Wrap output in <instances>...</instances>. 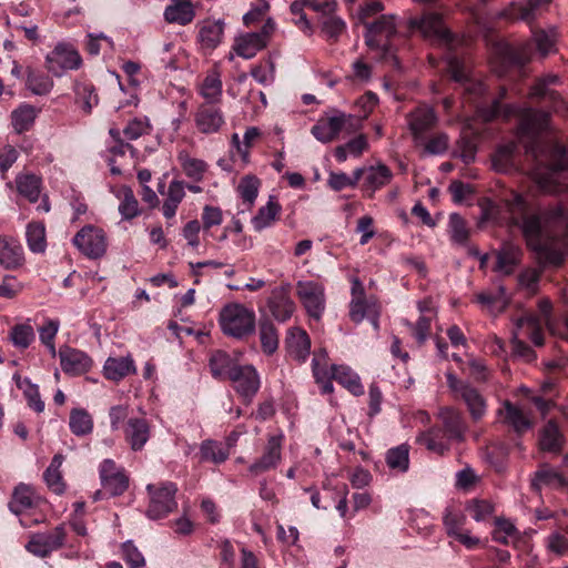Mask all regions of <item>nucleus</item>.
I'll list each match as a JSON object with an SVG mask.
<instances>
[{"mask_svg":"<svg viewBox=\"0 0 568 568\" xmlns=\"http://www.w3.org/2000/svg\"><path fill=\"white\" fill-rule=\"evenodd\" d=\"M506 89L501 88L499 99L484 110L486 121L501 115L505 119L518 116L517 136L525 141L526 153L535 161L532 176L539 189L545 193L558 194L568 192V184L558 181V174L568 171L566 148L554 141L542 140L540 133L548 128L550 115L546 111L531 108L520 109L515 104H501Z\"/></svg>","mask_w":568,"mask_h":568,"instance_id":"f257e3e1","label":"nucleus"},{"mask_svg":"<svg viewBox=\"0 0 568 568\" xmlns=\"http://www.w3.org/2000/svg\"><path fill=\"white\" fill-rule=\"evenodd\" d=\"M504 203L510 225L520 229L531 250L546 253L548 240L568 237V206L556 205L540 217L531 212L526 199L519 193H511Z\"/></svg>","mask_w":568,"mask_h":568,"instance_id":"f03ea898","label":"nucleus"},{"mask_svg":"<svg viewBox=\"0 0 568 568\" xmlns=\"http://www.w3.org/2000/svg\"><path fill=\"white\" fill-rule=\"evenodd\" d=\"M440 425H435L417 437V443L428 450L444 455L449 450L452 443L462 442L466 429L462 415L450 408L439 410Z\"/></svg>","mask_w":568,"mask_h":568,"instance_id":"7ed1b4c3","label":"nucleus"},{"mask_svg":"<svg viewBox=\"0 0 568 568\" xmlns=\"http://www.w3.org/2000/svg\"><path fill=\"white\" fill-rule=\"evenodd\" d=\"M312 371L315 381L323 385V390H333L332 381L348 390L363 387L361 377L353 368L347 365L329 364V357L325 349L314 352Z\"/></svg>","mask_w":568,"mask_h":568,"instance_id":"20e7f679","label":"nucleus"},{"mask_svg":"<svg viewBox=\"0 0 568 568\" xmlns=\"http://www.w3.org/2000/svg\"><path fill=\"white\" fill-rule=\"evenodd\" d=\"M220 325L224 334L243 338L254 332L255 314L242 304H230L220 313Z\"/></svg>","mask_w":568,"mask_h":568,"instance_id":"39448f33","label":"nucleus"},{"mask_svg":"<svg viewBox=\"0 0 568 568\" xmlns=\"http://www.w3.org/2000/svg\"><path fill=\"white\" fill-rule=\"evenodd\" d=\"M146 490L150 497L146 515L151 519H161L178 508L175 495L178 493L176 484L165 481L160 484H149Z\"/></svg>","mask_w":568,"mask_h":568,"instance_id":"423d86ee","label":"nucleus"},{"mask_svg":"<svg viewBox=\"0 0 568 568\" xmlns=\"http://www.w3.org/2000/svg\"><path fill=\"white\" fill-rule=\"evenodd\" d=\"M365 42L371 49L382 51L384 58L393 53L390 38L396 33L395 17L383 14L373 22L364 21Z\"/></svg>","mask_w":568,"mask_h":568,"instance_id":"0eeeda50","label":"nucleus"},{"mask_svg":"<svg viewBox=\"0 0 568 568\" xmlns=\"http://www.w3.org/2000/svg\"><path fill=\"white\" fill-rule=\"evenodd\" d=\"M409 24L413 29H418L424 38L438 45L453 48L455 38L444 26L440 14L429 12L422 18L410 19Z\"/></svg>","mask_w":568,"mask_h":568,"instance_id":"6e6552de","label":"nucleus"},{"mask_svg":"<svg viewBox=\"0 0 568 568\" xmlns=\"http://www.w3.org/2000/svg\"><path fill=\"white\" fill-rule=\"evenodd\" d=\"M539 315L527 314L516 321V328L520 329L524 336L531 339L536 346L544 344L542 325H550L549 316L552 305L549 300H540L538 303Z\"/></svg>","mask_w":568,"mask_h":568,"instance_id":"1a4fd4ad","label":"nucleus"},{"mask_svg":"<svg viewBox=\"0 0 568 568\" xmlns=\"http://www.w3.org/2000/svg\"><path fill=\"white\" fill-rule=\"evenodd\" d=\"M99 475L103 491H97L95 499L101 498L102 494H109L112 497L121 496L129 487V477L112 459H104L100 464Z\"/></svg>","mask_w":568,"mask_h":568,"instance_id":"9d476101","label":"nucleus"},{"mask_svg":"<svg viewBox=\"0 0 568 568\" xmlns=\"http://www.w3.org/2000/svg\"><path fill=\"white\" fill-rule=\"evenodd\" d=\"M296 294L307 314L318 321L325 308L324 286L315 281H298Z\"/></svg>","mask_w":568,"mask_h":568,"instance_id":"9b49d317","label":"nucleus"},{"mask_svg":"<svg viewBox=\"0 0 568 568\" xmlns=\"http://www.w3.org/2000/svg\"><path fill=\"white\" fill-rule=\"evenodd\" d=\"M65 537L64 525H59L51 531L34 534L26 545V549L34 556L45 558L63 546Z\"/></svg>","mask_w":568,"mask_h":568,"instance_id":"f8f14e48","label":"nucleus"},{"mask_svg":"<svg viewBox=\"0 0 568 568\" xmlns=\"http://www.w3.org/2000/svg\"><path fill=\"white\" fill-rule=\"evenodd\" d=\"M77 248L90 258H99L106 251L104 232L93 225L82 227L73 237Z\"/></svg>","mask_w":568,"mask_h":568,"instance_id":"ddd939ff","label":"nucleus"},{"mask_svg":"<svg viewBox=\"0 0 568 568\" xmlns=\"http://www.w3.org/2000/svg\"><path fill=\"white\" fill-rule=\"evenodd\" d=\"M283 442V433L268 435L262 456L250 465L248 473L253 476H258L275 469L282 459Z\"/></svg>","mask_w":568,"mask_h":568,"instance_id":"4468645a","label":"nucleus"},{"mask_svg":"<svg viewBox=\"0 0 568 568\" xmlns=\"http://www.w3.org/2000/svg\"><path fill=\"white\" fill-rule=\"evenodd\" d=\"M47 68L53 75H61L65 70H74L81 65L79 52L70 44L59 43L47 58Z\"/></svg>","mask_w":568,"mask_h":568,"instance_id":"2eb2a0df","label":"nucleus"},{"mask_svg":"<svg viewBox=\"0 0 568 568\" xmlns=\"http://www.w3.org/2000/svg\"><path fill=\"white\" fill-rule=\"evenodd\" d=\"M291 284L285 283L272 290L267 300L271 314L278 322H286L294 313L295 304L290 296Z\"/></svg>","mask_w":568,"mask_h":568,"instance_id":"dca6fc26","label":"nucleus"},{"mask_svg":"<svg viewBox=\"0 0 568 568\" xmlns=\"http://www.w3.org/2000/svg\"><path fill=\"white\" fill-rule=\"evenodd\" d=\"M407 122L414 139L419 141L436 125L437 115L432 106L420 104L407 114Z\"/></svg>","mask_w":568,"mask_h":568,"instance_id":"f3484780","label":"nucleus"},{"mask_svg":"<svg viewBox=\"0 0 568 568\" xmlns=\"http://www.w3.org/2000/svg\"><path fill=\"white\" fill-rule=\"evenodd\" d=\"M195 125L201 133H216L224 124V116L219 105L200 104L195 113Z\"/></svg>","mask_w":568,"mask_h":568,"instance_id":"a211bd4d","label":"nucleus"},{"mask_svg":"<svg viewBox=\"0 0 568 568\" xmlns=\"http://www.w3.org/2000/svg\"><path fill=\"white\" fill-rule=\"evenodd\" d=\"M504 422L517 434L523 435L532 427V418L520 406L506 400L499 409Z\"/></svg>","mask_w":568,"mask_h":568,"instance_id":"6ab92c4d","label":"nucleus"},{"mask_svg":"<svg viewBox=\"0 0 568 568\" xmlns=\"http://www.w3.org/2000/svg\"><path fill=\"white\" fill-rule=\"evenodd\" d=\"M59 357L63 372L72 375L83 374L92 365L91 358L84 352L71 347L60 348Z\"/></svg>","mask_w":568,"mask_h":568,"instance_id":"aec40b11","label":"nucleus"},{"mask_svg":"<svg viewBox=\"0 0 568 568\" xmlns=\"http://www.w3.org/2000/svg\"><path fill=\"white\" fill-rule=\"evenodd\" d=\"M225 23L223 20L205 19L199 23L197 40L203 49L214 50L223 40Z\"/></svg>","mask_w":568,"mask_h":568,"instance_id":"412c9836","label":"nucleus"},{"mask_svg":"<svg viewBox=\"0 0 568 568\" xmlns=\"http://www.w3.org/2000/svg\"><path fill=\"white\" fill-rule=\"evenodd\" d=\"M348 119L345 114L321 119L311 132L320 142L328 143L337 138Z\"/></svg>","mask_w":568,"mask_h":568,"instance_id":"4be33fe9","label":"nucleus"},{"mask_svg":"<svg viewBox=\"0 0 568 568\" xmlns=\"http://www.w3.org/2000/svg\"><path fill=\"white\" fill-rule=\"evenodd\" d=\"M124 436L133 450H141L150 438L149 423L144 418L128 419Z\"/></svg>","mask_w":568,"mask_h":568,"instance_id":"5701e85b","label":"nucleus"},{"mask_svg":"<svg viewBox=\"0 0 568 568\" xmlns=\"http://www.w3.org/2000/svg\"><path fill=\"white\" fill-rule=\"evenodd\" d=\"M447 68L450 73V77L454 81L464 83L466 85V91L470 94L481 95L484 94L486 88L481 82H474L468 79L466 67L464 62L457 55H447Z\"/></svg>","mask_w":568,"mask_h":568,"instance_id":"b1692460","label":"nucleus"},{"mask_svg":"<svg viewBox=\"0 0 568 568\" xmlns=\"http://www.w3.org/2000/svg\"><path fill=\"white\" fill-rule=\"evenodd\" d=\"M286 349L293 359L304 362L311 349V339L304 329L293 327L288 331L286 338Z\"/></svg>","mask_w":568,"mask_h":568,"instance_id":"393cba45","label":"nucleus"},{"mask_svg":"<svg viewBox=\"0 0 568 568\" xmlns=\"http://www.w3.org/2000/svg\"><path fill=\"white\" fill-rule=\"evenodd\" d=\"M135 372V363L131 355L109 357L103 365L104 377L113 382H119Z\"/></svg>","mask_w":568,"mask_h":568,"instance_id":"a878e982","label":"nucleus"},{"mask_svg":"<svg viewBox=\"0 0 568 568\" xmlns=\"http://www.w3.org/2000/svg\"><path fill=\"white\" fill-rule=\"evenodd\" d=\"M564 442V435L555 420H549L539 432L538 444L542 452L559 454Z\"/></svg>","mask_w":568,"mask_h":568,"instance_id":"bb28decb","label":"nucleus"},{"mask_svg":"<svg viewBox=\"0 0 568 568\" xmlns=\"http://www.w3.org/2000/svg\"><path fill=\"white\" fill-rule=\"evenodd\" d=\"M509 301L503 285H498L494 292H480L476 295V302L493 315L503 313L508 306Z\"/></svg>","mask_w":568,"mask_h":568,"instance_id":"cd10ccee","label":"nucleus"},{"mask_svg":"<svg viewBox=\"0 0 568 568\" xmlns=\"http://www.w3.org/2000/svg\"><path fill=\"white\" fill-rule=\"evenodd\" d=\"M521 250L513 243H504L496 256L495 271L503 275H510L521 257Z\"/></svg>","mask_w":568,"mask_h":568,"instance_id":"c85d7f7f","label":"nucleus"},{"mask_svg":"<svg viewBox=\"0 0 568 568\" xmlns=\"http://www.w3.org/2000/svg\"><path fill=\"white\" fill-rule=\"evenodd\" d=\"M530 486L536 493L540 491L544 486L551 488L568 487V478L545 465L535 471Z\"/></svg>","mask_w":568,"mask_h":568,"instance_id":"c756f323","label":"nucleus"},{"mask_svg":"<svg viewBox=\"0 0 568 568\" xmlns=\"http://www.w3.org/2000/svg\"><path fill=\"white\" fill-rule=\"evenodd\" d=\"M195 17V11L191 0H172V3L165 8L164 18L170 23L185 26Z\"/></svg>","mask_w":568,"mask_h":568,"instance_id":"7c9ffc66","label":"nucleus"},{"mask_svg":"<svg viewBox=\"0 0 568 568\" xmlns=\"http://www.w3.org/2000/svg\"><path fill=\"white\" fill-rule=\"evenodd\" d=\"M211 374L216 379H230L237 367L233 358L223 351H215L209 359Z\"/></svg>","mask_w":568,"mask_h":568,"instance_id":"2f4dec72","label":"nucleus"},{"mask_svg":"<svg viewBox=\"0 0 568 568\" xmlns=\"http://www.w3.org/2000/svg\"><path fill=\"white\" fill-rule=\"evenodd\" d=\"M549 3L550 0H527L526 3H513L510 8L505 11V17L510 20L531 22L536 18L537 10Z\"/></svg>","mask_w":568,"mask_h":568,"instance_id":"473e14b6","label":"nucleus"},{"mask_svg":"<svg viewBox=\"0 0 568 568\" xmlns=\"http://www.w3.org/2000/svg\"><path fill=\"white\" fill-rule=\"evenodd\" d=\"M266 47V40L262 33H246L237 39L234 50L244 59H252L258 51Z\"/></svg>","mask_w":568,"mask_h":568,"instance_id":"72a5a7b5","label":"nucleus"},{"mask_svg":"<svg viewBox=\"0 0 568 568\" xmlns=\"http://www.w3.org/2000/svg\"><path fill=\"white\" fill-rule=\"evenodd\" d=\"M37 114L38 111L33 105L27 103L19 105L11 113L13 130L19 134L29 131L36 121Z\"/></svg>","mask_w":568,"mask_h":568,"instance_id":"f704fd0d","label":"nucleus"},{"mask_svg":"<svg viewBox=\"0 0 568 568\" xmlns=\"http://www.w3.org/2000/svg\"><path fill=\"white\" fill-rule=\"evenodd\" d=\"M231 381L236 383L242 390H258L260 388V377L252 365H237L231 375Z\"/></svg>","mask_w":568,"mask_h":568,"instance_id":"c9c22d12","label":"nucleus"},{"mask_svg":"<svg viewBox=\"0 0 568 568\" xmlns=\"http://www.w3.org/2000/svg\"><path fill=\"white\" fill-rule=\"evenodd\" d=\"M280 213L281 205L271 197L266 205L260 207L257 214L252 219L254 230L260 232L270 227L277 220Z\"/></svg>","mask_w":568,"mask_h":568,"instance_id":"e433bc0d","label":"nucleus"},{"mask_svg":"<svg viewBox=\"0 0 568 568\" xmlns=\"http://www.w3.org/2000/svg\"><path fill=\"white\" fill-rule=\"evenodd\" d=\"M184 189L185 186L182 181L173 180L169 184L168 196L162 205L164 217L172 219L175 215L179 204L185 196Z\"/></svg>","mask_w":568,"mask_h":568,"instance_id":"4c0bfd02","label":"nucleus"},{"mask_svg":"<svg viewBox=\"0 0 568 568\" xmlns=\"http://www.w3.org/2000/svg\"><path fill=\"white\" fill-rule=\"evenodd\" d=\"M34 506L32 498V489L30 486L20 484L18 485L12 494L11 500L9 501V509L14 515H21L26 510L31 509Z\"/></svg>","mask_w":568,"mask_h":568,"instance_id":"58836bf2","label":"nucleus"},{"mask_svg":"<svg viewBox=\"0 0 568 568\" xmlns=\"http://www.w3.org/2000/svg\"><path fill=\"white\" fill-rule=\"evenodd\" d=\"M517 144L508 142L497 148L493 155V166L497 172L508 173L515 168L514 156Z\"/></svg>","mask_w":568,"mask_h":568,"instance_id":"ea45409f","label":"nucleus"},{"mask_svg":"<svg viewBox=\"0 0 568 568\" xmlns=\"http://www.w3.org/2000/svg\"><path fill=\"white\" fill-rule=\"evenodd\" d=\"M23 250L21 245L0 237V264L6 268H14L23 262Z\"/></svg>","mask_w":568,"mask_h":568,"instance_id":"a19ab883","label":"nucleus"},{"mask_svg":"<svg viewBox=\"0 0 568 568\" xmlns=\"http://www.w3.org/2000/svg\"><path fill=\"white\" fill-rule=\"evenodd\" d=\"M385 460L389 469L406 473L409 468V446L407 444H400L389 448L386 452Z\"/></svg>","mask_w":568,"mask_h":568,"instance_id":"79ce46f5","label":"nucleus"},{"mask_svg":"<svg viewBox=\"0 0 568 568\" xmlns=\"http://www.w3.org/2000/svg\"><path fill=\"white\" fill-rule=\"evenodd\" d=\"M200 94L205 100L202 104L219 105L222 100V81L216 73L205 77L200 88Z\"/></svg>","mask_w":568,"mask_h":568,"instance_id":"37998d69","label":"nucleus"},{"mask_svg":"<svg viewBox=\"0 0 568 568\" xmlns=\"http://www.w3.org/2000/svg\"><path fill=\"white\" fill-rule=\"evenodd\" d=\"M560 78L557 74H547L536 81L530 89V97L547 98L552 104L561 99L560 94L555 90H549L551 84H559Z\"/></svg>","mask_w":568,"mask_h":568,"instance_id":"c03bdc74","label":"nucleus"},{"mask_svg":"<svg viewBox=\"0 0 568 568\" xmlns=\"http://www.w3.org/2000/svg\"><path fill=\"white\" fill-rule=\"evenodd\" d=\"M69 427L75 436H85L93 430V419L83 408H73L70 412Z\"/></svg>","mask_w":568,"mask_h":568,"instance_id":"a18cd8bd","label":"nucleus"},{"mask_svg":"<svg viewBox=\"0 0 568 568\" xmlns=\"http://www.w3.org/2000/svg\"><path fill=\"white\" fill-rule=\"evenodd\" d=\"M17 189L20 195L24 196L31 203L39 200L41 180L34 174H23L16 178Z\"/></svg>","mask_w":568,"mask_h":568,"instance_id":"49530a36","label":"nucleus"},{"mask_svg":"<svg viewBox=\"0 0 568 568\" xmlns=\"http://www.w3.org/2000/svg\"><path fill=\"white\" fill-rule=\"evenodd\" d=\"M27 88L36 95H45L53 88V81L43 72L29 68L27 72Z\"/></svg>","mask_w":568,"mask_h":568,"instance_id":"de8ad7c7","label":"nucleus"},{"mask_svg":"<svg viewBox=\"0 0 568 568\" xmlns=\"http://www.w3.org/2000/svg\"><path fill=\"white\" fill-rule=\"evenodd\" d=\"M27 243L33 253H43L47 247L45 227L41 222H31L27 226Z\"/></svg>","mask_w":568,"mask_h":568,"instance_id":"09e8293b","label":"nucleus"},{"mask_svg":"<svg viewBox=\"0 0 568 568\" xmlns=\"http://www.w3.org/2000/svg\"><path fill=\"white\" fill-rule=\"evenodd\" d=\"M393 174L385 164L369 166L366 170L365 184L373 192L389 183Z\"/></svg>","mask_w":568,"mask_h":568,"instance_id":"8fccbe9b","label":"nucleus"},{"mask_svg":"<svg viewBox=\"0 0 568 568\" xmlns=\"http://www.w3.org/2000/svg\"><path fill=\"white\" fill-rule=\"evenodd\" d=\"M532 40L540 55L545 58L554 51L557 40V31L551 28L549 30L537 29L532 31Z\"/></svg>","mask_w":568,"mask_h":568,"instance_id":"3c124183","label":"nucleus"},{"mask_svg":"<svg viewBox=\"0 0 568 568\" xmlns=\"http://www.w3.org/2000/svg\"><path fill=\"white\" fill-rule=\"evenodd\" d=\"M200 456L202 462L222 464L229 458V453L221 446V444L206 439L201 444Z\"/></svg>","mask_w":568,"mask_h":568,"instance_id":"603ef678","label":"nucleus"},{"mask_svg":"<svg viewBox=\"0 0 568 568\" xmlns=\"http://www.w3.org/2000/svg\"><path fill=\"white\" fill-rule=\"evenodd\" d=\"M181 166L185 175L195 182H200L203 179L204 173L207 170V164L200 159L191 158L186 154L180 155Z\"/></svg>","mask_w":568,"mask_h":568,"instance_id":"864d4df0","label":"nucleus"},{"mask_svg":"<svg viewBox=\"0 0 568 568\" xmlns=\"http://www.w3.org/2000/svg\"><path fill=\"white\" fill-rule=\"evenodd\" d=\"M519 335H524L520 329L514 332V336L511 339L513 352L511 357L514 359H519L525 363H530L537 358L535 351L528 346L525 342L519 338Z\"/></svg>","mask_w":568,"mask_h":568,"instance_id":"5fc2aeb1","label":"nucleus"},{"mask_svg":"<svg viewBox=\"0 0 568 568\" xmlns=\"http://www.w3.org/2000/svg\"><path fill=\"white\" fill-rule=\"evenodd\" d=\"M260 339L265 353L272 354L278 347V335L275 326L270 322L260 325Z\"/></svg>","mask_w":568,"mask_h":568,"instance_id":"6e6d98bb","label":"nucleus"},{"mask_svg":"<svg viewBox=\"0 0 568 568\" xmlns=\"http://www.w3.org/2000/svg\"><path fill=\"white\" fill-rule=\"evenodd\" d=\"M119 212L124 220H132L140 214L139 203L133 191L130 187L122 190V199L119 205Z\"/></svg>","mask_w":568,"mask_h":568,"instance_id":"4d7b16f0","label":"nucleus"},{"mask_svg":"<svg viewBox=\"0 0 568 568\" xmlns=\"http://www.w3.org/2000/svg\"><path fill=\"white\" fill-rule=\"evenodd\" d=\"M10 339L16 347L24 349L34 339L33 328L28 324H18L11 328Z\"/></svg>","mask_w":568,"mask_h":568,"instance_id":"13d9d810","label":"nucleus"},{"mask_svg":"<svg viewBox=\"0 0 568 568\" xmlns=\"http://www.w3.org/2000/svg\"><path fill=\"white\" fill-rule=\"evenodd\" d=\"M466 510L476 521H484L494 513V505L485 499H471L468 501Z\"/></svg>","mask_w":568,"mask_h":568,"instance_id":"bf43d9fd","label":"nucleus"},{"mask_svg":"<svg viewBox=\"0 0 568 568\" xmlns=\"http://www.w3.org/2000/svg\"><path fill=\"white\" fill-rule=\"evenodd\" d=\"M474 420L480 419L486 413V400L481 393H460Z\"/></svg>","mask_w":568,"mask_h":568,"instance_id":"052dcab7","label":"nucleus"},{"mask_svg":"<svg viewBox=\"0 0 568 568\" xmlns=\"http://www.w3.org/2000/svg\"><path fill=\"white\" fill-rule=\"evenodd\" d=\"M260 180L253 175L244 176L239 184V193L242 200L252 205L257 197Z\"/></svg>","mask_w":568,"mask_h":568,"instance_id":"680f3d73","label":"nucleus"},{"mask_svg":"<svg viewBox=\"0 0 568 568\" xmlns=\"http://www.w3.org/2000/svg\"><path fill=\"white\" fill-rule=\"evenodd\" d=\"M532 44L524 43L517 48H508L506 58L510 64L523 67L531 60Z\"/></svg>","mask_w":568,"mask_h":568,"instance_id":"e2e57ef3","label":"nucleus"},{"mask_svg":"<svg viewBox=\"0 0 568 568\" xmlns=\"http://www.w3.org/2000/svg\"><path fill=\"white\" fill-rule=\"evenodd\" d=\"M449 232L452 240L459 244H464L469 236V231L465 220L457 213H452L449 215Z\"/></svg>","mask_w":568,"mask_h":568,"instance_id":"0e129e2a","label":"nucleus"},{"mask_svg":"<svg viewBox=\"0 0 568 568\" xmlns=\"http://www.w3.org/2000/svg\"><path fill=\"white\" fill-rule=\"evenodd\" d=\"M75 95L78 102L82 103V109L87 113H90L92 108L98 104V94L95 93V90L91 84H77Z\"/></svg>","mask_w":568,"mask_h":568,"instance_id":"69168bd1","label":"nucleus"},{"mask_svg":"<svg viewBox=\"0 0 568 568\" xmlns=\"http://www.w3.org/2000/svg\"><path fill=\"white\" fill-rule=\"evenodd\" d=\"M151 125L148 118H134L123 129V135L126 140L133 141L148 134Z\"/></svg>","mask_w":568,"mask_h":568,"instance_id":"338daca9","label":"nucleus"},{"mask_svg":"<svg viewBox=\"0 0 568 568\" xmlns=\"http://www.w3.org/2000/svg\"><path fill=\"white\" fill-rule=\"evenodd\" d=\"M374 313V303L367 298L352 300L349 303V317L354 323H361L366 316Z\"/></svg>","mask_w":568,"mask_h":568,"instance_id":"774afa93","label":"nucleus"}]
</instances>
